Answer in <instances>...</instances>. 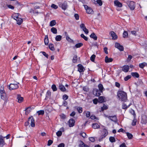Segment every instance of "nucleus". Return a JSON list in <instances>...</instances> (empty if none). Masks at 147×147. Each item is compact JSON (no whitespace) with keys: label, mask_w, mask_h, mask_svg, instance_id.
<instances>
[{"label":"nucleus","mask_w":147,"mask_h":147,"mask_svg":"<svg viewBox=\"0 0 147 147\" xmlns=\"http://www.w3.org/2000/svg\"><path fill=\"white\" fill-rule=\"evenodd\" d=\"M62 38V36L60 35H57L56 36L55 39L57 41H60Z\"/></svg>","instance_id":"32"},{"label":"nucleus","mask_w":147,"mask_h":147,"mask_svg":"<svg viewBox=\"0 0 147 147\" xmlns=\"http://www.w3.org/2000/svg\"><path fill=\"white\" fill-rule=\"evenodd\" d=\"M142 124H147V115L145 114H144L142 116V119L141 122Z\"/></svg>","instance_id":"8"},{"label":"nucleus","mask_w":147,"mask_h":147,"mask_svg":"<svg viewBox=\"0 0 147 147\" xmlns=\"http://www.w3.org/2000/svg\"><path fill=\"white\" fill-rule=\"evenodd\" d=\"M96 96H99L100 95V92H100V91H99L98 90H96Z\"/></svg>","instance_id":"59"},{"label":"nucleus","mask_w":147,"mask_h":147,"mask_svg":"<svg viewBox=\"0 0 147 147\" xmlns=\"http://www.w3.org/2000/svg\"><path fill=\"white\" fill-rule=\"evenodd\" d=\"M59 89L62 91H66V89L64 86L62 84H60L59 85Z\"/></svg>","instance_id":"26"},{"label":"nucleus","mask_w":147,"mask_h":147,"mask_svg":"<svg viewBox=\"0 0 147 147\" xmlns=\"http://www.w3.org/2000/svg\"><path fill=\"white\" fill-rule=\"evenodd\" d=\"M109 140L111 143L114 142H115V138L111 136L109 138Z\"/></svg>","instance_id":"36"},{"label":"nucleus","mask_w":147,"mask_h":147,"mask_svg":"<svg viewBox=\"0 0 147 147\" xmlns=\"http://www.w3.org/2000/svg\"><path fill=\"white\" fill-rule=\"evenodd\" d=\"M131 105L130 104L128 106H127L125 103H123L122 105V108L123 109H126L129 107Z\"/></svg>","instance_id":"38"},{"label":"nucleus","mask_w":147,"mask_h":147,"mask_svg":"<svg viewBox=\"0 0 147 147\" xmlns=\"http://www.w3.org/2000/svg\"><path fill=\"white\" fill-rule=\"evenodd\" d=\"M93 101L94 104H96L97 103L98 101V100L97 99H94L93 100Z\"/></svg>","instance_id":"62"},{"label":"nucleus","mask_w":147,"mask_h":147,"mask_svg":"<svg viewBox=\"0 0 147 147\" xmlns=\"http://www.w3.org/2000/svg\"><path fill=\"white\" fill-rule=\"evenodd\" d=\"M108 108L107 105H104L103 107H101V110L103 111L105 110H106Z\"/></svg>","instance_id":"49"},{"label":"nucleus","mask_w":147,"mask_h":147,"mask_svg":"<svg viewBox=\"0 0 147 147\" xmlns=\"http://www.w3.org/2000/svg\"><path fill=\"white\" fill-rule=\"evenodd\" d=\"M127 4L130 9L134 10L135 7V4L134 2L131 1H128L127 2Z\"/></svg>","instance_id":"5"},{"label":"nucleus","mask_w":147,"mask_h":147,"mask_svg":"<svg viewBox=\"0 0 147 147\" xmlns=\"http://www.w3.org/2000/svg\"><path fill=\"white\" fill-rule=\"evenodd\" d=\"M108 118L111 121L114 122H116L117 121V119L116 116H109Z\"/></svg>","instance_id":"17"},{"label":"nucleus","mask_w":147,"mask_h":147,"mask_svg":"<svg viewBox=\"0 0 147 147\" xmlns=\"http://www.w3.org/2000/svg\"><path fill=\"white\" fill-rule=\"evenodd\" d=\"M51 7L55 9H56L58 8V6L54 4H52L51 6Z\"/></svg>","instance_id":"52"},{"label":"nucleus","mask_w":147,"mask_h":147,"mask_svg":"<svg viewBox=\"0 0 147 147\" xmlns=\"http://www.w3.org/2000/svg\"><path fill=\"white\" fill-rule=\"evenodd\" d=\"M147 64L145 62H143V63H140L139 64V67L141 68H142L144 67L145 66L147 65Z\"/></svg>","instance_id":"31"},{"label":"nucleus","mask_w":147,"mask_h":147,"mask_svg":"<svg viewBox=\"0 0 147 147\" xmlns=\"http://www.w3.org/2000/svg\"><path fill=\"white\" fill-rule=\"evenodd\" d=\"M60 117L61 118L63 119H65L66 118V116L63 114H61L60 115Z\"/></svg>","instance_id":"54"},{"label":"nucleus","mask_w":147,"mask_h":147,"mask_svg":"<svg viewBox=\"0 0 147 147\" xmlns=\"http://www.w3.org/2000/svg\"><path fill=\"white\" fill-rule=\"evenodd\" d=\"M95 57V55L93 54L90 57V60L92 62H94V59Z\"/></svg>","instance_id":"48"},{"label":"nucleus","mask_w":147,"mask_h":147,"mask_svg":"<svg viewBox=\"0 0 147 147\" xmlns=\"http://www.w3.org/2000/svg\"><path fill=\"white\" fill-rule=\"evenodd\" d=\"M3 4H2V5H3V8L4 9H6L7 7L9 8V5L7 4L6 2H5V3H3Z\"/></svg>","instance_id":"39"},{"label":"nucleus","mask_w":147,"mask_h":147,"mask_svg":"<svg viewBox=\"0 0 147 147\" xmlns=\"http://www.w3.org/2000/svg\"><path fill=\"white\" fill-rule=\"evenodd\" d=\"M137 121L136 119L134 118L131 123L132 125V126H135L136 125Z\"/></svg>","instance_id":"44"},{"label":"nucleus","mask_w":147,"mask_h":147,"mask_svg":"<svg viewBox=\"0 0 147 147\" xmlns=\"http://www.w3.org/2000/svg\"><path fill=\"white\" fill-rule=\"evenodd\" d=\"M80 36L82 38L84 39L86 41L88 40V38L85 36L83 34H81Z\"/></svg>","instance_id":"47"},{"label":"nucleus","mask_w":147,"mask_h":147,"mask_svg":"<svg viewBox=\"0 0 147 147\" xmlns=\"http://www.w3.org/2000/svg\"><path fill=\"white\" fill-rule=\"evenodd\" d=\"M17 98L18 100V102L19 103H21L24 100L23 98L21 97L20 95L19 94L17 95Z\"/></svg>","instance_id":"20"},{"label":"nucleus","mask_w":147,"mask_h":147,"mask_svg":"<svg viewBox=\"0 0 147 147\" xmlns=\"http://www.w3.org/2000/svg\"><path fill=\"white\" fill-rule=\"evenodd\" d=\"M53 143V141L51 140H49L48 142L47 145L48 146H50Z\"/></svg>","instance_id":"57"},{"label":"nucleus","mask_w":147,"mask_h":147,"mask_svg":"<svg viewBox=\"0 0 147 147\" xmlns=\"http://www.w3.org/2000/svg\"><path fill=\"white\" fill-rule=\"evenodd\" d=\"M77 110L79 113H81L82 112V108L81 107H78L77 108Z\"/></svg>","instance_id":"43"},{"label":"nucleus","mask_w":147,"mask_h":147,"mask_svg":"<svg viewBox=\"0 0 147 147\" xmlns=\"http://www.w3.org/2000/svg\"><path fill=\"white\" fill-rule=\"evenodd\" d=\"M28 123L30 124L32 127L35 126L34 119L32 117H30L28 119Z\"/></svg>","instance_id":"11"},{"label":"nucleus","mask_w":147,"mask_h":147,"mask_svg":"<svg viewBox=\"0 0 147 147\" xmlns=\"http://www.w3.org/2000/svg\"><path fill=\"white\" fill-rule=\"evenodd\" d=\"M86 116L87 117H88L90 116V112L89 111L86 112Z\"/></svg>","instance_id":"60"},{"label":"nucleus","mask_w":147,"mask_h":147,"mask_svg":"<svg viewBox=\"0 0 147 147\" xmlns=\"http://www.w3.org/2000/svg\"><path fill=\"white\" fill-rule=\"evenodd\" d=\"M77 59L78 57L77 55H75L73 57L72 60L73 62L74 63H76V62L77 61Z\"/></svg>","instance_id":"40"},{"label":"nucleus","mask_w":147,"mask_h":147,"mask_svg":"<svg viewBox=\"0 0 147 147\" xmlns=\"http://www.w3.org/2000/svg\"><path fill=\"white\" fill-rule=\"evenodd\" d=\"M37 113L38 114V115H43L44 114V111L43 110H40L38 111L37 112Z\"/></svg>","instance_id":"42"},{"label":"nucleus","mask_w":147,"mask_h":147,"mask_svg":"<svg viewBox=\"0 0 147 147\" xmlns=\"http://www.w3.org/2000/svg\"><path fill=\"white\" fill-rule=\"evenodd\" d=\"M66 39L69 42H72L73 41V40L71 39L68 36H66Z\"/></svg>","instance_id":"58"},{"label":"nucleus","mask_w":147,"mask_h":147,"mask_svg":"<svg viewBox=\"0 0 147 147\" xmlns=\"http://www.w3.org/2000/svg\"><path fill=\"white\" fill-rule=\"evenodd\" d=\"M28 123L30 124L32 127L35 126L34 119L32 117H30L28 119Z\"/></svg>","instance_id":"10"},{"label":"nucleus","mask_w":147,"mask_h":147,"mask_svg":"<svg viewBox=\"0 0 147 147\" xmlns=\"http://www.w3.org/2000/svg\"><path fill=\"white\" fill-rule=\"evenodd\" d=\"M9 134H8L6 136L4 137L0 135V147H3L5 144L4 138H6L7 139H8L9 138Z\"/></svg>","instance_id":"6"},{"label":"nucleus","mask_w":147,"mask_h":147,"mask_svg":"<svg viewBox=\"0 0 147 147\" xmlns=\"http://www.w3.org/2000/svg\"><path fill=\"white\" fill-rule=\"evenodd\" d=\"M62 134V132H61V131H58L56 133V135L58 137H59L61 136Z\"/></svg>","instance_id":"53"},{"label":"nucleus","mask_w":147,"mask_h":147,"mask_svg":"<svg viewBox=\"0 0 147 147\" xmlns=\"http://www.w3.org/2000/svg\"><path fill=\"white\" fill-rule=\"evenodd\" d=\"M82 30L86 34L88 33V30L86 28Z\"/></svg>","instance_id":"63"},{"label":"nucleus","mask_w":147,"mask_h":147,"mask_svg":"<svg viewBox=\"0 0 147 147\" xmlns=\"http://www.w3.org/2000/svg\"><path fill=\"white\" fill-rule=\"evenodd\" d=\"M131 77V76L130 75H128L125 78L124 80L125 81H127L130 79Z\"/></svg>","instance_id":"55"},{"label":"nucleus","mask_w":147,"mask_h":147,"mask_svg":"<svg viewBox=\"0 0 147 147\" xmlns=\"http://www.w3.org/2000/svg\"><path fill=\"white\" fill-rule=\"evenodd\" d=\"M100 127V125L97 123H93L92 125V127L94 129H98Z\"/></svg>","instance_id":"27"},{"label":"nucleus","mask_w":147,"mask_h":147,"mask_svg":"<svg viewBox=\"0 0 147 147\" xmlns=\"http://www.w3.org/2000/svg\"><path fill=\"white\" fill-rule=\"evenodd\" d=\"M126 134H127V136L128 138L129 139H130L132 138L133 137V135L131 134L129 132H126Z\"/></svg>","instance_id":"41"},{"label":"nucleus","mask_w":147,"mask_h":147,"mask_svg":"<svg viewBox=\"0 0 147 147\" xmlns=\"http://www.w3.org/2000/svg\"><path fill=\"white\" fill-rule=\"evenodd\" d=\"M123 35L124 38L127 37L128 35L127 32L126 31H124Z\"/></svg>","instance_id":"50"},{"label":"nucleus","mask_w":147,"mask_h":147,"mask_svg":"<svg viewBox=\"0 0 147 147\" xmlns=\"http://www.w3.org/2000/svg\"><path fill=\"white\" fill-rule=\"evenodd\" d=\"M80 28H81L82 30L84 28H86V26L84 24H82L80 26Z\"/></svg>","instance_id":"56"},{"label":"nucleus","mask_w":147,"mask_h":147,"mask_svg":"<svg viewBox=\"0 0 147 147\" xmlns=\"http://www.w3.org/2000/svg\"><path fill=\"white\" fill-rule=\"evenodd\" d=\"M117 96L119 100L123 101H125L127 99V93L124 91H118L117 93Z\"/></svg>","instance_id":"1"},{"label":"nucleus","mask_w":147,"mask_h":147,"mask_svg":"<svg viewBox=\"0 0 147 147\" xmlns=\"http://www.w3.org/2000/svg\"><path fill=\"white\" fill-rule=\"evenodd\" d=\"M49 41L48 36L47 35H46L45 36L44 39V42L45 44L46 45H48L49 43Z\"/></svg>","instance_id":"28"},{"label":"nucleus","mask_w":147,"mask_h":147,"mask_svg":"<svg viewBox=\"0 0 147 147\" xmlns=\"http://www.w3.org/2000/svg\"><path fill=\"white\" fill-rule=\"evenodd\" d=\"M64 144L63 143H61L58 145V147H64Z\"/></svg>","instance_id":"64"},{"label":"nucleus","mask_w":147,"mask_h":147,"mask_svg":"<svg viewBox=\"0 0 147 147\" xmlns=\"http://www.w3.org/2000/svg\"><path fill=\"white\" fill-rule=\"evenodd\" d=\"M110 34L112 37L113 40H115L117 38V37L116 34L113 31H111L110 32Z\"/></svg>","instance_id":"18"},{"label":"nucleus","mask_w":147,"mask_h":147,"mask_svg":"<svg viewBox=\"0 0 147 147\" xmlns=\"http://www.w3.org/2000/svg\"><path fill=\"white\" fill-rule=\"evenodd\" d=\"M105 97L102 96H100L98 98V102L100 103L104 102Z\"/></svg>","instance_id":"30"},{"label":"nucleus","mask_w":147,"mask_h":147,"mask_svg":"<svg viewBox=\"0 0 147 147\" xmlns=\"http://www.w3.org/2000/svg\"><path fill=\"white\" fill-rule=\"evenodd\" d=\"M56 24V21L55 20H53L51 21L50 23V26H53L55 25Z\"/></svg>","instance_id":"35"},{"label":"nucleus","mask_w":147,"mask_h":147,"mask_svg":"<svg viewBox=\"0 0 147 147\" xmlns=\"http://www.w3.org/2000/svg\"><path fill=\"white\" fill-rule=\"evenodd\" d=\"M18 88V86L17 84H10V90L17 89Z\"/></svg>","instance_id":"14"},{"label":"nucleus","mask_w":147,"mask_h":147,"mask_svg":"<svg viewBox=\"0 0 147 147\" xmlns=\"http://www.w3.org/2000/svg\"><path fill=\"white\" fill-rule=\"evenodd\" d=\"M113 61V59L112 58H109L107 56H106L105 57V61L106 63H109Z\"/></svg>","instance_id":"23"},{"label":"nucleus","mask_w":147,"mask_h":147,"mask_svg":"<svg viewBox=\"0 0 147 147\" xmlns=\"http://www.w3.org/2000/svg\"><path fill=\"white\" fill-rule=\"evenodd\" d=\"M115 6H117L119 7H121L122 6V4L118 0H115L114 2Z\"/></svg>","instance_id":"16"},{"label":"nucleus","mask_w":147,"mask_h":147,"mask_svg":"<svg viewBox=\"0 0 147 147\" xmlns=\"http://www.w3.org/2000/svg\"><path fill=\"white\" fill-rule=\"evenodd\" d=\"M78 71L80 72H82L84 71V68L83 66L82 65L78 64Z\"/></svg>","instance_id":"19"},{"label":"nucleus","mask_w":147,"mask_h":147,"mask_svg":"<svg viewBox=\"0 0 147 147\" xmlns=\"http://www.w3.org/2000/svg\"><path fill=\"white\" fill-rule=\"evenodd\" d=\"M51 88L53 91H56L57 90L56 86L54 84L52 86Z\"/></svg>","instance_id":"46"},{"label":"nucleus","mask_w":147,"mask_h":147,"mask_svg":"<svg viewBox=\"0 0 147 147\" xmlns=\"http://www.w3.org/2000/svg\"><path fill=\"white\" fill-rule=\"evenodd\" d=\"M98 87L100 92H102L103 88L102 85L101 84H99L98 86Z\"/></svg>","instance_id":"34"},{"label":"nucleus","mask_w":147,"mask_h":147,"mask_svg":"<svg viewBox=\"0 0 147 147\" xmlns=\"http://www.w3.org/2000/svg\"><path fill=\"white\" fill-rule=\"evenodd\" d=\"M68 98V96L66 95H64L63 97V98L64 100H67Z\"/></svg>","instance_id":"61"},{"label":"nucleus","mask_w":147,"mask_h":147,"mask_svg":"<svg viewBox=\"0 0 147 147\" xmlns=\"http://www.w3.org/2000/svg\"><path fill=\"white\" fill-rule=\"evenodd\" d=\"M49 49L51 50L52 51H54L55 50V48L53 44H49Z\"/></svg>","instance_id":"37"},{"label":"nucleus","mask_w":147,"mask_h":147,"mask_svg":"<svg viewBox=\"0 0 147 147\" xmlns=\"http://www.w3.org/2000/svg\"><path fill=\"white\" fill-rule=\"evenodd\" d=\"M12 18L16 21L17 24L20 25L23 22L22 19L21 18V16L18 13H14L11 16Z\"/></svg>","instance_id":"2"},{"label":"nucleus","mask_w":147,"mask_h":147,"mask_svg":"<svg viewBox=\"0 0 147 147\" xmlns=\"http://www.w3.org/2000/svg\"><path fill=\"white\" fill-rule=\"evenodd\" d=\"M51 31L53 33L56 34L57 32V29L54 27H52L51 29Z\"/></svg>","instance_id":"33"},{"label":"nucleus","mask_w":147,"mask_h":147,"mask_svg":"<svg viewBox=\"0 0 147 147\" xmlns=\"http://www.w3.org/2000/svg\"><path fill=\"white\" fill-rule=\"evenodd\" d=\"M40 8V7L38 6H36L34 7V9H31L30 10L29 12L31 13L38 14L40 12L37 9H39Z\"/></svg>","instance_id":"4"},{"label":"nucleus","mask_w":147,"mask_h":147,"mask_svg":"<svg viewBox=\"0 0 147 147\" xmlns=\"http://www.w3.org/2000/svg\"><path fill=\"white\" fill-rule=\"evenodd\" d=\"M131 75L134 77L138 78L139 76V74L137 72H132L131 73Z\"/></svg>","instance_id":"29"},{"label":"nucleus","mask_w":147,"mask_h":147,"mask_svg":"<svg viewBox=\"0 0 147 147\" xmlns=\"http://www.w3.org/2000/svg\"><path fill=\"white\" fill-rule=\"evenodd\" d=\"M80 135L84 138H85L86 136V134L84 132H81Z\"/></svg>","instance_id":"51"},{"label":"nucleus","mask_w":147,"mask_h":147,"mask_svg":"<svg viewBox=\"0 0 147 147\" xmlns=\"http://www.w3.org/2000/svg\"><path fill=\"white\" fill-rule=\"evenodd\" d=\"M59 5L60 7L64 10H65L67 7V3L66 2L63 3H59Z\"/></svg>","instance_id":"9"},{"label":"nucleus","mask_w":147,"mask_h":147,"mask_svg":"<svg viewBox=\"0 0 147 147\" xmlns=\"http://www.w3.org/2000/svg\"><path fill=\"white\" fill-rule=\"evenodd\" d=\"M90 37L94 39V40H96L97 39V37L94 33H92L90 35Z\"/></svg>","instance_id":"25"},{"label":"nucleus","mask_w":147,"mask_h":147,"mask_svg":"<svg viewBox=\"0 0 147 147\" xmlns=\"http://www.w3.org/2000/svg\"><path fill=\"white\" fill-rule=\"evenodd\" d=\"M108 131L106 129H103L102 131V135L99 139V141H101L103 139L108 135Z\"/></svg>","instance_id":"3"},{"label":"nucleus","mask_w":147,"mask_h":147,"mask_svg":"<svg viewBox=\"0 0 147 147\" xmlns=\"http://www.w3.org/2000/svg\"><path fill=\"white\" fill-rule=\"evenodd\" d=\"M83 45V44L82 43H79L76 44L73 47V48H77L82 47Z\"/></svg>","instance_id":"24"},{"label":"nucleus","mask_w":147,"mask_h":147,"mask_svg":"<svg viewBox=\"0 0 147 147\" xmlns=\"http://www.w3.org/2000/svg\"><path fill=\"white\" fill-rule=\"evenodd\" d=\"M84 6L86 10V12L87 13L91 14L93 13V10L91 7H88L86 5H84Z\"/></svg>","instance_id":"7"},{"label":"nucleus","mask_w":147,"mask_h":147,"mask_svg":"<svg viewBox=\"0 0 147 147\" xmlns=\"http://www.w3.org/2000/svg\"><path fill=\"white\" fill-rule=\"evenodd\" d=\"M80 142L79 147H89L88 146L84 144L82 141H80Z\"/></svg>","instance_id":"22"},{"label":"nucleus","mask_w":147,"mask_h":147,"mask_svg":"<svg viewBox=\"0 0 147 147\" xmlns=\"http://www.w3.org/2000/svg\"><path fill=\"white\" fill-rule=\"evenodd\" d=\"M96 2L99 6H101L102 4V2L101 0H96Z\"/></svg>","instance_id":"45"},{"label":"nucleus","mask_w":147,"mask_h":147,"mask_svg":"<svg viewBox=\"0 0 147 147\" xmlns=\"http://www.w3.org/2000/svg\"><path fill=\"white\" fill-rule=\"evenodd\" d=\"M1 97L3 99H4L6 96V94L3 88L1 86L0 88Z\"/></svg>","instance_id":"12"},{"label":"nucleus","mask_w":147,"mask_h":147,"mask_svg":"<svg viewBox=\"0 0 147 147\" xmlns=\"http://www.w3.org/2000/svg\"><path fill=\"white\" fill-rule=\"evenodd\" d=\"M129 69V67L127 65H125L124 66L122 67V70L123 71L127 72Z\"/></svg>","instance_id":"21"},{"label":"nucleus","mask_w":147,"mask_h":147,"mask_svg":"<svg viewBox=\"0 0 147 147\" xmlns=\"http://www.w3.org/2000/svg\"><path fill=\"white\" fill-rule=\"evenodd\" d=\"M115 47L120 51H123L124 50L123 46L121 45L119 43L116 42L115 44Z\"/></svg>","instance_id":"13"},{"label":"nucleus","mask_w":147,"mask_h":147,"mask_svg":"<svg viewBox=\"0 0 147 147\" xmlns=\"http://www.w3.org/2000/svg\"><path fill=\"white\" fill-rule=\"evenodd\" d=\"M75 121L73 119H71L69 120L68 122V123L70 127H72L74 125Z\"/></svg>","instance_id":"15"}]
</instances>
